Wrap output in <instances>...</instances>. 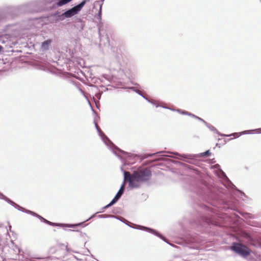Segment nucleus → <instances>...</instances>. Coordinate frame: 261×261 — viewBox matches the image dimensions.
<instances>
[{
	"mask_svg": "<svg viewBox=\"0 0 261 261\" xmlns=\"http://www.w3.org/2000/svg\"><path fill=\"white\" fill-rule=\"evenodd\" d=\"M123 173L124 181L128 182V186L130 188H138L139 185L136 182H144L148 181L152 175L151 172L148 168L138 169L134 171L132 174L123 170V167L121 168Z\"/></svg>",
	"mask_w": 261,
	"mask_h": 261,
	"instance_id": "nucleus-1",
	"label": "nucleus"
},
{
	"mask_svg": "<svg viewBox=\"0 0 261 261\" xmlns=\"http://www.w3.org/2000/svg\"><path fill=\"white\" fill-rule=\"evenodd\" d=\"M95 126L99 136L100 137L103 143L118 158L120 159L123 164V166L129 165L130 164L129 160L134 158V155L130 153L122 150L118 148L105 135V134L102 132L96 122H95Z\"/></svg>",
	"mask_w": 261,
	"mask_h": 261,
	"instance_id": "nucleus-2",
	"label": "nucleus"
},
{
	"mask_svg": "<svg viewBox=\"0 0 261 261\" xmlns=\"http://www.w3.org/2000/svg\"><path fill=\"white\" fill-rule=\"evenodd\" d=\"M192 190L201 196L204 200L208 201V202L211 205H213L214 206L220 207V206H218L217 204V201L214 197V194H210V191L207 189L205 185L201 182H198Z\"/></svg>",
	"mask_w": 261,
	"mask_h": 261,
	"instance_id": "nucleus-3",
	"label": "nucleus"
},
{
	"mask_svg": "<svg viewBox=\"0 0 261 261\" xmlns=\"http://www.w3.org/2000/svg\"><path fill=\"white\" fill-rule=\"evenodd\" d=\"M160 154L161 156H169L172 158H175L177 159H181L180 158H182L188 160H193L196 157H203L205 156H210L211 154L210 151L209 150H206V151L197 154H180L177 152H166L165 151H159L155 153L149 154L148 155V156H151L152 155Z\"/></svg>",
	"mask_w": 261,
	"mask_h": 261,
	"instance_id": "nucleus-4",
	"label": "nucleus"
},
{
	"mask_svg": "<svg viewBox=\"0 0 261 261\" xmlns=\"http://www.w3.org/2000/svg\"><path fill=\"white\" fill-rule=\"evenodd\" d=\"M114 217H115L116 219L119 220L120 221H121V222H123L124 223H125V224H126L127 225H128L130 227L133 228L134 229H140V230H144L145 231H147V232H150L151 233H152V234H153L159 237V238H160L162 240H163L164 241H165L167 243L170 244L169 243V242H168L167 240L164 236H163L161 234H160L158 231H157L155 229H153L152 228H149V227H146V226H141V225H137V224H131V225H130V224H129L130 223L128 221H127V220H126L125 219H124L122 217H115V216H114Z\"/></svg>",
	"mask_w": 261,
	"mask_h": 261,
	"instance_id": "nucleus-5",
	"label": "nucleus"
},
{
	"mask_svg": "<svg viewBox=\"0 0 261 261\" xmlns=\"http://www.w3.org/2000/svg\"><path fill=\"white\" fill-rule=\"evenodd\" d=\"M201 207L205 211V215L202 216L203 221L208 224L217 225V222L215 220V216L217 214L216 210L204 204H201Z\"/></svg>",
	"mask_w": 261,
	"mask_h": 261,
	"instance_id": "nucleus-6",
	"label": "nucleus"
},
{
	"mask_svg": "<svg viewBox=\"0 0 261 261\" xmlns=\"http://www.w3.org/2000/svg\"><path fill=\"white\" fill-rule=\"evenodd\" d=\"M230 249L240 256L246 258L251 253V250L246 245L238 242H233Z\"/></svg>",
	"mask_w": 261,
	"mask_h": 261,
	"instance_id": "nucleus-7",
	"label": "nucleus"
},
{
	"mask_svg": "<svg viewBox=\"0 0 261 261\" xmlns=\"http://www.w3.org/2000/svg\"><path fill=\"white\" fill-rule=\"evenodd\" d=\"M91 0H83L77 5L69 9L64 13H62L61 16L64 17V19L66 18H70L73 16L78 14L86 4Z\"/></svg>",
	"mask_w": 261,
	"mask_h": 261,
	"instance_id": "nucleus-8",
	"label": "nucleus"
},
{
	"mask_svg": "<svg viewBox=\"0 0 261 261\" xmlns=\"http://www.w3.org/2000/svg\"><path fill=\"white\" fill-rule=\"evenodd\" d=\"M24 212L26 213L27 214H30L33 216H35V217L38 218V219H39L40 220H41V221H42L44 223L47 224L50 226H61L64 225L67 227L75 228L76 226H81L83 223H80L75 224H63L61 223H53V222L48 221L47 220L45 219V218H44L43 217L41 216L40 215H39L38 214H37L33 211H31L30 210L25 209Z\"/></svg>",
	"mask_w": 261,
	"mask_h": 261,
	"instance_id": "nucleus-9",
	"label": "nucleus"
},
{
	"mask_svg": "<svg viewBox=\"0 0 261 261\" xmlns=\"http://www.w3.org/2000/svg\"><path fill=\"white\" fill-rule=\"evenodd\" d=\"M214 167L218 170V176L224 180V181L225 182L224 186L226 187L239 191V190L237 189V187L229 179L224 172L220 168V166L219 164H216Z\"/></svg>",
	"mask_w": 261,
	"mask_h": 261,
	"instance_id": "nucleus-10",
	"label": "nucleus"
},
{
	"mask_svg": "<svg viewBox=\"0 0 261 261\" xmlns=\"http://www.w3.org/2000/svg\"><path fill=\"white\" fill-rule=\"evenodd\" d=\"M236 202V200L232 199L231 201L221 200L219 202L222 204L223 208L231 209L235 211L237 209Z\"/></svg>",
	"mask_w": 261,
	"mask_h": 261,
	"instance_id": "nucleus-11",
	"label": "nucleus"
},
{
	"mask_svg": "<svg viewBox=\"0 0 261 261\" xmlns=\"http://www.w3.org/2000/svg\"><path fill=\"white\" fill-rule=\"evenodd\" d=\"M0 198L3 199L5 200L6 202H7L8 203L11 204L12 206L14 207L15 208L17 209L18 210L21 211L22 212H24L25 208L19 206L14 202H13L12 200L7 197L6 196L3 195L2 193H0Z\"/></svg>",
	"mask_w": 261,
	"mask_h": 261,
	"instance_id": "nucleus-12",
	"label": "nucleus"
},
{
	"mask_svg": "<svg viewBox=\"0 0 261 261\" xmlns=\"http://www.w3.org/2000/svg\"><path fill=\"white\" fill-rule=\"evenodd\" d=\"M98 31H99L98 35H99V47L103 48V47L106 46L107 45H109V39L107 36L102 35V34L100 32V27L98 28Z\"/></svg>",
	"mask_w": 261,
	"mask_h": 261,
	"instance_id": "nucleus-13",
	"label": "nucleus"
},
{
	"mask_svg": "<svg viewBox=\"0 0 261 261\" xmlns=\"http://www.w3.org/2000/svg\"><path fill=\"white\" fill-rule=\"evenodd\" d=\"M54 0H37L32 2L30 4L31 6H42L47 4H50Z\"/></svg>",
	"mask_w": 261,
	"mask_h": 261,
	"instance_id": "nucleus-14",
	"label": "nucleus"
},
{
	"mask_svg": "<svg viewBox=\"0 0 261 261\" xmlns=\"http://www.w3.org/2000/svg\"><path fill=\"white\" fill-rule=\"evenodd\" d=\"M52 41L50 39H48L42 43L41 48L43 50H47L49 48V46L51 44Z\"/></svg>",
	"mask_w": 261,
	"mask_h": 261,
	"instance_id": "nucleus-15",
	"label": "nucleus"
},
{
	"mask_svg": "<svg viewBox=\"0 0 261 261\" xmlns=\"http://www.w3.org/2000/svg\"><path fill=\"white\" fill-rule=\"evenodd\" d=\"M126 181H124V180L123 181V182L122 183V184L121 185V187L120 188V189L119 190V191H118V192L116 194L117 196H119V197H121L122 196V195L124 193V190H125V182Z\"/></svg>",
	"mask_w": 261,
	"mask_h": 261,
	"instance_id": "nucleus-16",
	"label": "nucleus"
},
{
	"mask_svg": "<svg viewBox=\"0 0 261 261\" xmlns=\"http://www.w3.org/2000/svg\"><path fill=\"white\" fill-rule=\"evenodd\" d=\"M72 1V0H58L56 4L58 7H61L69 3Z\"/></svg>",
	"mask_w": 261,
	"mask_h": 261,
	"instance_id": "nucleus-17",
	"label": "nucleus"
},
{
	"mask_svg": "<svg viewBox=\"0 0 261 261\" xmlns=\"http://www.w3.org/2000/svg\"><path fill=\"white\" fill-rule=\"evenodd\" d=\"M62 13L61 12L57 11L53 14V16L56 17L59 20H63L64 17L61 16Z\"/></svg>",
	"mask_w": 261,
	"mask_h": 261,
	"instance_id": "nucleus-18",
	"label": "nucleus"
},
{
	"mask_svg": "<svg viewBox=\"0 0 261 261\" xmlns=\"http://www.w3.org/2000/svg\"><path fill=\"white\" fill-rule=\"evenodd\" d=\"M177 111L178 112H179V113L183 114V115H188V116L192 117H194V114H192L188 111H183V110H181L180 109H178L177 110Z\"/></svg>",
	"mask_w": 261,
	"mask_h": 261,
	"instance_id": "nucleus-19",
	"label": "nucleus"
},
{
	"mask_svg": "<svg viewBox=\"0 0 261 261\" xmlns=\"http://www.w3.org/2000/svg\"><path fill=\"white\" fill-rule=\"evenodd\" d=\"M129 89L134 91V92H136L139 95H140V96L142 95L141 92L139 90L137 89L135 87H129Z\"/></svg>",
	"mask_w": 261,
	"mask_h": 261,
	"instance_id": "nucleus-20",
	"label": "nucleus"
},
{
	"mask_svg": "<svg viewBox=\"0 0 261 261\" xmlns=\"http://www.w3.org/2000/svg\"><path fill=\"white\" fill-rule=\"evenodd\" d=\"M143 98H144L145 99H146L148 102L153 104V105H155V101H153V100H150L149 99H148V98H147L146 97H145V96H144L143 94H142V95H141Z\"/></svg>",
	"mask_w": 261,
	"mask_h": 261,
	"instance_id": "nucleus-21",
	"label": "nucleus"
},
{
	"mask_svg": "<svg viewBox=\"0 0 261 261\" xmlns=\"http://www.w3.org/2000/svg\"><path fill=\"white\" fill-rule=\"evenodd\" d=\"M99 218H106L109 217H114V216L112 215H99L98 216Z\"/></svg>",
	"mask_w": 261,
	"mask_h": 261,
	"instance_id": "nucleus-22",
	"label": "nucleus"
},
{
	"mask_svg": "<svg viewBox=\"0 0 261 261\" xmlns=\"http://www.w3.org/2000/svg\"><path fill=\"white\" fill-rule=\"evenodd\" d=\"M194 118H196L197 119H198V120L202 122L204 124H205V122H206L205 120H204L203 119H202L201 118H200L196 115H194Z\"/></svg>",
	"mask_w": 261,
	"mask_h": 261,
	"instance_id": "nucleus-23",
	"label": "nucleus"
},
{
	"mask_svg": "<svg viewBox=\"0 0 261 261\" xmlns=\"http://www.w3.org/2000/svg\"><path fill=\"white\" fill-rule=\"evenodd\" d=\"M101 7L102 5H100L99 10L98 13V19L100 20L101 19Z\"/></svg>",
	"mask_w": 261,
	"mask_h": 261,
	"instance_id": "nucleus-24",
	"label": "nucleus"
},
{
	"mask_svg": "<svg viewBox=\"0 0 261 261\" xmlns=\"http://www.w3.org/2000/svg\"><path fill=\"white\" fill-rule=\"evenodd\" d=\"M120 198L121 197H119V196L116 195L115 197L113 198V200L116 203Z\"/></svg>",
	"mask_w": 261,
	"mask_h": 261,
	"instance_id": "nucleus-25",
	"label": "nucleus"
},
{
	"mask_svg": "<svg viewBox=\"0 0 261 261\" xmlns=\"http://www.w3.org/2000/svg\"><path fill=\"white\" fill-rule=\"evenodd\" d=\"M110 206H111V205H110V204H108L107 205H106V206H103L102 208V210H104L105 209H107L109 207H110Z\"/></svg>",
	"mask_w": 261,
	"mask_h": 261,
	"instance_id": "nucleus-26",
	"label": "nucleus"
},
{
	"mask_svg": "<svg viewBox=\"0 0 261 261\" xmlns=\"http://www.w3.org/2000/svg\"><path fill=\"white\" fill-rule=\"evenodd\" d=\"M99 213V212H97V213H96L95 214H93V215H92V216H91V217H90L88 219H87L86 221H88L89 220H90V219H92V218H94V217L95 216L96 214H98V213Z\"/></svg>",
	"mask_w": 261,
	"mask_h": 261,
	"instance_id": "nucleus-27",
	"label": "nucleus"
},
{
	"mask_svg": "<svg viewBox=\"0 0 261 261\" xmlns=\"http://www.w3.org/2000/svg\"><path fill=\"white\" fill-rule=\"evenodd\" d=\"M115 203H116L115 201H114L113 199L109 203L110 205H111V206L113 205Z\"/></svg>",
	"mask_w": 261,
	"mask_h": 261,
	"instance_id": "nucleus-28",
	"label": "nucleus"
},
{
	"mask_svg": "<svg viewBox=\"0 0 261 261\" xmlns=\"http://www.w3.org/2000/svg\"><path fill=\"white\" fill-rule=\"evenodd\" d=\"M95 96L97 97V98L99 99L100 98V96H101V94L100 93H97L95 95Z\"/></svg>",
	"mask_w": 261,
	"mask_h": 261,
	"instance_id": "nucleus-29",
	"label": "nucleus"
},
{
	"mask_svg": "<svg viewBox=\"0 0 261 261\" xmlns=\"http://www.w3.org/2000/svg\"><path fill=\"white\" fill-rule=\"evenodd\" d=\"M162 107V108H164V109H169L168 107H165V106H160V105H156V107Z\"/></svg>",
	"mask_w": 261,
	"mask_h": 261,
	"instance_id": "nucleus-30",
	"label": "nucleus"
},
{
	"mask_svg": "<svg viewBox=\"0 0 261 261\" xmlns=\"http://www.w3.org/2000/svg\"><path fill=\"white\" fill-rule=\"evenodd\" d=\"M3 37V35L2 34V33L0 32V40H1L2 38Z\"/></svg>",
	"mask_w": 261,
	"mask_h": 261,
	"instance_id": "nucleus-31",
	"label": "nucleus"
},
{
	"mask_svg": "<svg viewBox=\"0 0 261 261\" xmlns=\"http://www.w3.org/2000/svg\"><path fill=\"white\" fill-rule=\"evenodd\" d=\"M3 49V47L0 45V51Z\"/></svg>",
	"mask_w": 261,
	"mask_h": 261,
	"instance_id": "nucleus-32",
	"label": "nucleus"
},
{
	"mask_svg": "<svg viewBox=\"0 0 261 261\" xmlns=\"http://www.w3.org/2000/svg\"><path fill=\"white\" fill-rule=\"evenodd\" d=\"M66 250L67 251H69V248L67 247V246H66Z\"/></svg>",
	"mask_w": 261,
	"mask_h": 261,
	"instance_id": "nucleus-33",
	"label": "nucleus"
},
{
	"mask_svg": "<svg viewBox=\"0 0 261 261\" xmlns=\"http://www.w3.org/2000/svg\"><path fill=\"white\" fill-rule=\"evenodd\" d=\"M33 11L37 12V11H38V10H36V9H35V10H33Z\"/></svg>",
	"mask_w": 261,
	"mask_h": 261,
	"instance_id": "nucleus-34",
	"label": "nucleus"
},
{
	"mask_svg": "<svg viewBox=\"0 0 261 261\" xmlns=\"http://www.w3.org/2000/svg\"><path fill=\"white\" fill-rule=\"evenodd\" d=\"M241 193L243 195H245V194L244 193H242V192H241Z\"/></svg>",
	"mask_w": 261,
	"mask_h": 261,
	"instance_id": "nucleus-35",
	"label": "nucleus"
},
{
	"mask_svg": "<svg viewBox=\"0 0 261 261\" xmlns=\"http://www.w3.org/2000/svg\"><path fill=\"white\" fill-rule=\"evenodd\" d=\"M69 231H74V230H71V229H69Z\"/></svg>",
	"mask_w": 261,
	"mask_h": 261,
	"instance_id": "nucleus-36",
	"label": "nucleus"
},
{
	"mask_svg": "<svg viewBox=\"0 0 261 261\" xmlns=\"http://www.w3.org/2000/svg\"><path fill=\"white\" fill-rule=\"evenodd\" d=\"M186 162H188V163H191L190 162H189V161H187V160H186Z\"/></svg>",
	"mask_w": 261,
	"mask_h": 261,
	"instance_id": "nucleus-37",
	"label": "nucleus"
},
{
	"mask_svg": "<svg viewBox=\"0 0 261 261\" xmlns=\"http://www.w3.org/2000/svg\"><path fill=\"white\" fill-rule=\"evenodd\" d=\"M101 1H102V2H103V1H104V0H101Z\"/></svg>",
	"mask_w": 261,
	"mask_h": 261,
	"instance_id": "nucleus-38",
	"label": "nucleus"
},
{
	"mask_svg": "<svg viewBox=\"0 0 261 261\" xmlns=\"http://www.w3.org/2000/svg\"><path fill=\"white\" fill-rule=\"evenodd\" d=\"M259 1H260V2H261V0H259Z\"/></svg>",
	"mask_w": 261,
	"mask_h": 261,
	"instance_id": "nucleus-39",
	"label": "nucleus"
}]
</instances>
